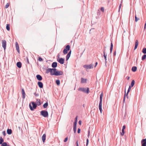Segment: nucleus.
I'll return each instance as SVG.
<instances>
[{
    "mask_svg": "<svg viewBox=\"0 0 146 146\" xmlns=\"http://www.w3.org/2000/svg\"><path fill=\"white\" fill-rule=\"evenodd\" d=\"M7 133L8 135H10L12 133V131L11 129H8L7 130Z\"/></svg>",
    "mask_w": 146,
    "mask_h": 146,
    "instance_id": "obj_26",
    "label": "nucleus"
},
{
    "mask_svg": "<svg viewBox=\"0 0 146 146\" xmlns=\"http://www.w3.org/2000/svg\"><path fill=\"white\" fill-rule=\"evenodd\" d=\"M57 61L61 64H63L64 63V59L62 58H60L59 59H57Z\"/></svg>",
    "mask_w": 146,
    "mask_h": 146,
    "instance_id": "obj_9",
    "label": "nucleus"
},
{
    "mask_svg": "<svg viewBox=\"0 0 146 146\" xmlns=\"http://www.w3.org/2000/svg\"><path fill=\"white\" fill-rule=\"evenodd\" d=\"M6 29L7 31H9L10 30V25L9 24H7L6 25Z\"/></svg>",
    "mask_w": 146,
    "mask_h": 146,
    "instance_id": "obj_32",
    "label": "nucleus"
},
{
    "mask_svg": "<svg viewBox=\"0 0 146 146\" xmlns=\"http://www.w3.org/2000/svg\"><path fill=\"white\" fill-rule=\"evenodd\" d=\"M81 80V82L82 83H85L86 82L87 79L86 78H82Z\"/></svg>",
    "mask_w": 146,
    "mask_h": 146,
    "instance_id": "obj_19",
    "label": "nucleus"
},
{
    "mask_svg": "<svg viewBox=\"0 0 146 146\" xmlns=\"http://www.w3.org/2000/svg\"><path fill=\"white\" fill-rule=\"evenodd\" d=\"M103 93L102 92L100 95V102H102V97H103Z\"/></svg>",
    "mask_w": 146,
    "mask_h": 146,
    "instance_id": "obj_29",
    "label": "nucleus"
},
{
    "mask_svg": "<svg viewBox=\"0 0 146 146\" xmlns=\"http://www.w3.org/2000/svg\"><path fill=\"white\" fill-rule=\"evenodd\" d=\"M70 46L69 45H67L65 48L63 50V52L64 54H66L68 53V51H69L70 50Z\"/></svg>",
    "mask_w": 146,
    "mask_h": 146,
    "instance_id": "obj_5",
    "label": "nucleus"
},
{
    "mask_svg": "<svg viewBox=\"0 0 146 146\" xmlns=\"http://www.w3.org/2000/svg\"><path fill=\"white\" fill-rule=\"evenodd\" d=\"M116 54V51H115L114 53H113V56H115Z\"/></svg>",
    "mask_w": 146,
    "mask_h": 146,
    "instance_id": "obj_57",
    "label": "nucleus"
},
{
    "mask_svg": "<svg viewBox=\"0 0 146 146\" xmlns=\"http://www.w3.org/2000/svg\"><path fill=\"white\" fill-rule=\"evenodd\" d=\"M97 64H98V62H96L95 63V67H96Z\"/></svg>",
    "mask_w": 146,
    "mask_h": 146,
    "instance_id": "obj_62",
    "label": "nucleus"
},
{
    "mask_svg": "<svg viewBox=\"0 0 146 146\" xmlns=\"http://www.w3.org/2000/svg\"><path fill=\"white\" fill-rule=\"evenodd\" d=\"M135 22H137L139 19L137 18V16H136V15H135Z\"/></svg>",
    "mask_w": 146,
    "mask_h": 146,
    "instance_id": "obj_42",
    "label": "nucleus"
},
{
    "mask_svg": "<svg viewBox=\"0 0 146 146\" xmlns=\"http://www.w3.org/2000/svg\"><path fill=\"white\" fill-rule=\"evenodd\" d=\"M146 28V23H145V24L144 30H145Z\"/></svg>",
    "mask_w": 146,
    "mask_h": 146,
    "instance_id": "obj_54",
    "label": "nucleus"
},
{
    "mask_svg": "<svg viewBox=\"0 0 146 146\" xmlns=\"http://www.w3.org/2000/svg\"><path fill=\"white\" fill-rule=\"evenodd\" d=\"M78 142V140H77V141H76V146H79Z\"/></svg>",
    "mask_w": 146,
    "mask_h": 146,
    "instance_id": "obj_61",
    "label": "nucleus"
},
{
    "mask_svg": "<svg viewBox=\"0 0 146 146\" xmlns=\"http://www.w3.org/2000/svg\"><path fill=\"white\" fill-rule=\"evenodd\" d=\"M36 77L37 80L39 81H41L42 79V76L39 74H37L36 75Z\"/></svg>",
    "mask_w": 146,
    "mask_h": 146,
    "instance_id": "obj_15",
    "label": "nucleus"
},
{
    "mask_svg": "<svg viewBox=\"0 0 146 146\" xmlns=\"http://www.w3.org/2000/svg\"><path fill=\"white\" fill-rule=\"evenodd\" d=\"M22 98L24 99L25 97V93L23 88L22 89Z\"/></svg>",
    "mask_w": 146,
    "mask_h": 146,
    "instance_id": "obj_14",
    "label": "nucleus"
},
{
    "mask_svg": "<svg viewBox=\"0 0 146 146\" xmlns=\"http://www.w3.org/2000/svg\"><path fill=\"white\" fill-rule=\"evenodd\" d=\"M27 62L28 63H29V60H28V59L27 57Z\"/></svg>",
    "mask_w": 146,
    "mask_h": 146,
    "instance_id": "obj_60",
    "label": "nucleus"
},
{
    "mask_svg": "<svg viewBox=\"0 0 146 146\" xmlns=\"http://www.w3.org/2000/svg\"><path fill=\"white\" fill-rule=\"evenodd\" d=\"M56 83L58 85H59L60 84V81L59 80H57L56 81Z\"/></svg>",
    "mask_w": 146,
    "mask_h": 146,
    "instance_id": "obj_34",
    "label": "nucleus"
},
{
    "mask_svg": "<svg viewBox=\"0 0 146 146\" xmlns=\"http://www.w3.org/2000/svg\"><path fill=\"white\" fill-rule=\"evenodd\" d=\"M31 103L33 105V107L32 106L31 104H29V106L30 110L31 111H33L34 109H35L36 108L37 105L34 102H32Z\"/></svg>",
    "mask_w": 146,
    "mask_h": 146,
    "instance_id": "obj_4",
    "label": "nucleus"
},
{
    "mask_svg": "<svg viewBox=\"0 0 146 146\" xmlns=\"http://www.w3.org/2000/svg\"><path fill=\"white\" fill-rule=\"evenodd\" d=\"M141 142L142 146H146V139H142Z\"/></svg>",
    "mask_w": 146,
    "mask_h": 146,
    "instance_id": "obj_10",
    "label": "nucleus"
},
{
    "mask_svg": "<svg viewBox=\"0 0 146 146\" xmlns=\"http://www.w3.org/2000/svg\"><path fill=\"white\" fill-rule=\"evenodd\" d=\"M139 44L138 41L137 40H136L134 50H135Z\"/></svg>",
    "mask_w": 146,
    "mask_h": 146,
    "instance_id": "obj_18",
    "label": "nucleus"
},
{
    "mask_svg": "<svg viewBox=\"0 0 146 146\" xmlns=\"http://www.w3.org/2000/svg\"><path fill=\"white\" fill-rule=\"evenodd\" d=\"M80 131H81L80 129L79 128H78V133H80Z\"/></svg>",
    "mask_w": 146,
    "mask_h": 146,
    "instance_id": "obj_50",
    "label": "nucleus"
},
{
    "mask_svg": "<svg viewBox=\"0 0 146 146\" xmlns=\"http://www.w3.org/2000/svg\"><path fill=\"white\" fill-rule=\"evenodd\" d=\"M127 79L128 80H129L130 78V77L129 76H127Z\"/></svg>",
    "mask_w": 146,
    "mask_h": 146,
    "instance_id": "obj_63",
    "label": "nucleus"
},
{
    "mask_svg": "<svg viewBox=\"0 0 146 146\" xmlns=\"http://www.w3.org/2000/svg\"><path fill=\"white\" fill-rule=\"evenodd\" d=\"M146 58V54H144L142 57L141 60H144Z\"/></svg>",
    "mask_w": 146,
    "mask_h": 146,
    "instance_id": "obj_31",
    "label": "nucleus"
},
{
    "mask_svg": "<svg viewBox=\"0 0 146 146\" xmlns=\"http://www.w3.org/2000/svg\"><path fill=\"white\" fill-rule=\"evenodd\" d=\"M90 131H88V136L89 137L90 136Z\"/></svg>",
    "mask_w": 146,
    "mask_h": 146,
    "instance_id": "obj_58",
    "label": "nucleus"
},
{
    "mask_svg": "<svg viewBox=\"0 0 146 146\" xmlns=\"http://www.w3.org/2000/svg\"><path fill=\"white\" fill-rule=\"evenodd\" d=\"M54 68H49L46 70V73L47 74L50 72V74L51 75H52L53 72V71Z\"/></svg>",
    "mask_w": 146,
    "mask_h": 146,
    "instance_id": "obj_7",
    "label": "nucleus"
},
{
    "mask_svg": "<svg viewBox=\"0 0 146 146\" xmlns=\"http://www.w3.org/2000/svg\"><path fill=\"white\" fill-rule=\"evenodd\" d=\"M113 47V43H112V42H111V45H110V53H111L112 52Z\"/></svg>",
    "mask_w": 146,
    "mask_h": 146,
    "instance_id": "obj_24",
    "label": "nucleus"
},
{
    "mask_svg": "<svg viewBox=\"0 0 146 146\" xmlns=\"http://www.w3.org/2000/svg\"><path fill=\"white\" fill-rule=\"evenodd\" d=\"M106 63H107V61H106H106H105V65L106 67L107 66Z\"/></svg>",
    "mask_w": 146,
    "mask_h": 146,
    "instance_id": "obj_64",
    "label": "nucleus"
},
{
    "mask_svg": "<svg viewBox=\"0 0 146 146\" xmlns=\"http://www.w3.org/2000/svg\"><path fill=\"white\" fill-rule=\"evenodd\" d=\"M131 86H129V87L128 88V89L127 90V92H129L131 90Z\"/></svg>",
    "mask_w": 146,
    "mask_h": 146,
    "instance_id": "obj_45",
    "label": "nucleus"
},
{
    "mask_svg": "<svg viewBox=\"0 0 146 146\" xmlns=\"http://www.w3.org/2000/svg\"><path fill=\"white\" fill-rule=\"evenodd\" d=\"M68 139V137H66L65 139H64V142H66L67 140Z\"/></svg>",
    "mask_w": 146,
    "mask_h": 146,
    "instance_id": "obj_46",
    "label": "nucleus"
},
{
    "mask_svg": "<svg viewBox=\"0 0 146 146\" xmlns=\"http://www.w3.org/2000/svg\"><path fill=\"white\" fill-rule=\"evenodd\" d=\"M1 146H7V142H3L2 144H1Z\"/></svg>",
    "mask_w": 146,
    "mask_h": 146,
    "instance_id": "obj_36",
    "label": "nucleus"
},
{
    "mask_svg": "<svg viewBox=\"0 0 146 146\" xmlns=\"http://www.w3.org/2000/svg\"><path fill=\"white\" fill-rule=\"evenodd\" d=\"M121 7V4H120L119 6V9H120Z\"/></svg>",
    "mask_w": 146,
    "mask_h": 146,
    "instance_id": "obj_59",
    "label": "nucleus"
},
{
    "mask_svg": "<svg viewBox=\"0 0 146 146\" xmlns=\"http://www.w3.org/2000/svg\"><path fill=\"white\" fill-rule=\"evenodd\" d=\"M51 66L53 68H55L57 66V62H53Z\"/></svg>",
    "mask_w": 146,
    "mask_h": 146,
    "instance_id": "obj_11",
    "label": "nucleus"
},
{
    "mask_svg": "<svg viewBox=\"0 0 146 146\" xmlns=\"http://www.w3.org/2000/svg\"><path fill=\"white\" fill-rule=\"evenodd\" d=\"M15 46L16 50L19 53H20L19 45L18 43L16 42L15 43Z\"/></svg>",
    "mask_w": 146,
    "mask_h": 146,
    "instance_id": "obj_12",
    "label": "nucleus"
},
{
    "mask_svg": "<svg viewBox=\"0 0 146 146\" xmlns=\"http://www.w3.org/2000/svg\"><path fill=\"white\" fill-rule=\"evenodd\" d=\"M125 94L124 95V97H123V102L124 103L125 100V97L126 96H128V94L129 92H128L127 91V93H126V90L125 89Z\"/></svg>",
    "mask_w": 146,
    "mask_h": 146,
    "instance_id": "obj_21",
    "label": "nucleus"
},
{
    "mask_svg": "<svg viewBox=\"0 0 146 146\" xmlns=\"http://www.w3.org/2000/svg\"><path fill=\"white\" fill-rule=\"evenodd\" d=\"M102 102H100L99 104V109L100 110V113H102Z\"/></svg>",
    "mask_w": 146,
    "mask_h": 146,
    "instance_id": "obj_17",
    "label": "nucleus"
},
{
    "mask_svg": "<svg viewBox=\"0 0 146 146\" xmlns=\"http://www.w3.org/2000/svg\"><path fill=\"white\" fill-rule=\"evenodd\" d=\"M38 60L39 61H43V59H42L40 57H38Z\"/></svg>",
    "mask_w": 146,
    "mask_h": 146,
    "instance_id": "obj_43",
    "label": "nucleus"
},
{
    "mask_svg": "<svg viewBox=\"0 0 146 146\" xmlns=\"http://www.w3.org/2000/svg\"><path fill=\"white\" fill-rule=\"evenodd\" d=\"M77 122L74 121V123L73 127H76Z\"/></svg>",
    "mask_w": 146,
    "mask_h": 146,
    "instance_id": "obj_40",
    "label": "nucleus"
},
{
    "mask_svg": "<svg viewBox=\"0 0 146 146\" xmlns=\"http://www.w3.org/2000/svg\"><path fill=\"white\" fill-rule=\"evenodd\" d=\"M89 143V140L88 139H86V146H87Z\"/></svg>",
    "mask_w": 146,
    "mask_h": 146,
    "instance_id": "obj_47",
    "label": "nucleus"
},
{
    "mask_svg": "<svg viewBox=\"0 0 146 146\" xmlns=\"http://www.w3.org/2000/svg\"><path fill=\"white\" fill-rule=\"evenodd\" d=\"M77 118H78V116H76V117L75 118V121H76L77 122Z\"/></svg>",
    "mask_w": 146,
    "mask_h": 146,
    "instance_id": "obj_52",
    "label": "nucleus"
},
{
    "mask_svg": "<svg viewBox=\"0 0 146 146\" xmlns=\"http://www.w3.org/2000/svg\"><path fill=\"white\" fill-rule=\"evenodd\" d=\"M79 125H81V123H82V121H81V120H79Z\"/></svg>",
    "mask_w": 146,
    "mask_h": 146,
    "instance_id": "obj_56",
    "label": "nucleus"
},
{
    "mask_svg": "<svg viewBox=\"0 0 146 146\" xmlns=\"http://www.w3.org/2000/svg\"><path fill=\"white\" fill-rule=\"evenodd\" d=\"M2 47L5 51L6 47V41L5 40H3L2 41Z\"/></svg>",
    "mask_w": 146,
    "mask_h": 146,
    "instance_id": "obj_8",
    "label": "nucleus"
},
{
    "mask_svg": "<svg viewBox=\"0 0 146 146\" xmlns=\"http://www.w3.org/2000/svg\"><path fill=\"white\" fill-rule=\"evenodd\" d=\"M37 84L40 88H42L43 87V84L42 82L40 81L38 82Z\"/></svg>",
    "mask_w": 146,
    "mask_h": 146,
    "instance_id": "obj_13",
    "label": "nucleus"
},
{
    "mask_svg": "<svg viewBox=\"0 0 146 146\" xmlns=\"http://www.w3.org/2000/svg\"><path fill=\"white\" fill-rule=\"evenodd\" d=\"M2 133L4 136H5L6 135V133L5 131H3L2 132Z\"/></svg>",
    "mask_w": 146,
    "mask_h": 146,
    "instance_id": "obj_48",
    "label": "nucleus"
},
{
    "mask_svg": "<svg viewBox=\"0 0 146 146\" xmlns=\"http://www.w3.org/2000/svg\"><path fill=\"white\" fill-rule=\"evenodd\" d=\"M142 52L144 54H146V48H143L142 50Z\"/></svg>",
    "mask_w": 146,
    "mask_h": 146,
    "instance_id": "obj_35",
    "label": "nucleus"
},
{
    "mask_svg": "<svg viewBox=\"0 0 146 146\" xmlns=\"http://www.w3.org/2000/svg\"><path fill=\"white\" fill-rule=\"evenodd\" d=\"M9 3H7L6 5H5V8H7L9 6Z\"/></svg>",
    "mask_w": 146,
    "mask_h": 146,
    "instance_id": "obj_44",
    "label": "nucleus"
},
{
    "mask_svg": "<svg viewBox=\"0 0 146 146\" xmlns=\"http://www.w3.org/2000/svg\"><path fill=\"white\" fill-rule=\"evenodd\" d=\"M104 53V59H105V61H106V60H107V54H105V53L104 52H103Z\"/></svg>",
    "mask_w": 146,
    "mask_h": 146,
    "instance_id": "obj_37",
    "label": "nucleus"
},
{
    "mask_svg": "<svg viewBox=\"0 0 146 146\" xmlns=\"http://www.w3.org/2000/svg\"><path fill=\"white\" fill-rule=\"evenodd\" d=\"M36 104L38 106H40L41 105L40 100L39 99H37L36 101Z\"/></svg>",
    "mask_w": 146,
    "mask_h": 146,
    "instance_id": "obj_25",
    "label": "nucleus"
},
{
    "mask_svg": "<svg viewBox=\"0 0 146 146\" xmlns=\"http://www.w3.org/2000/svg\"><path fill=\"white\" fill-rule=\"evenodd\" d=\"M46 135L45 134H44L42 137V142L43 143H44L45 141L46 140Z\"/></svg>",
    "mask_w": 146,
    "mask_h": 146,
    "instance_id": "obj_20",
    "label": "nucleus"
},
{
    "mask_svg": "<svg viewBox=\"0 0 146 146\" xmlns=\"http://www.w3.org/2000/svg\"><path fill=\"white\" fill-rule=\"evenodd\" d=\"M34 94L35 96H39V94L38 93H36V92L34 93Z\"/></svg>",
    "mask_w": 146,
    "mask_h": 146,
    "instance_id": "obj_49",
    "label": "nucleus"
},
{
    "mask_svg": "<svg viewBox=\"0 0 146 146\" xmlns=\"http://www.w3.org/2000/svg\"><path fill=\"white\" fill-rule=\"evenodd\" d=\"M17 66L19 68H20L22 66V63L20 62H18L17 63Z\"/></svg>",
    "mask_w": 146,
    "mask_h": 146,
    "instance_id": "obj_23",
    "label": "nucleus"
},
{
    "mask_svg": "<svg viewBox=\"0 0 146 146\" xmlns=\"http://www.w3.org/2000/svg\"><path fill=\"white\" fill-rule=\"evenodd\" d=\"M93 65L92 64H86L83 66L84 68H86V69H91L93 68Z\"/></svg>",
    "mask_w": 146,
    "mask_h": 146,
    "instance_id": "obj_6",
    "label": "nucleus"
},
{
    "mask_svg": "<svg viewBox=\"0 0 146 146\" xmlns=\"http://www.w3.org/2000/svg\"><path fill=\"white\" fill-rule=\"evenodd\" d=\"M125 133L124 129H122V132H120L121 135L122 136H123Z\"/></svg>",
    "mask_w": 146,
    "mask_h": 146,
    "instance_id": "obj_38",
    "label": "nucleus"
},
{
    "mask_svg": "<svg viewBox=\"0 0 146 146\" xmlns=\"http://www.w3.org/2000/svg\"><path fill=\"white\" fill-rule=\"evenodd\" d=\"M135 83V81L134 80H133L131 82V85L129 86H131V87H133Z\"/></svg>",
    "mask_w": 146,
    "mask_h": 146,
    "instance_id": "obj_30",
    "label": "nucleus"
},
{
    "mask_svg": "<svg viewBox=\"0 0 146 146\" xmlns=\"http://www.w3.org/2000/svg\"><path fill=\"white\" fill-rule=\"evenodd\" d=\"M125 94L124 95V97H123V102L124 103L125 100V97L126 96H128V94L129 92H128L127 91V93H126V90L125 89Z\"/></svg>",
    "mask_w": 146,
    "mask_h": 146,
    "instance_id": "obj_22",
    "label": "nucleus"
},
{
    "mask_svg": "<svg viewBox=\"0 0 146 146\" xmlns=\"http://www.w3.org/2000/svg\"><path fill=\"white\" fill-rule=\"evenodd\" d=\"M60 54H57V59H59V58H60Z\"/></svg>",
    "mask_w": 146,
    "mask_h": 146,
    "instance_id": "obj_53",
    "label": "nucleus"
},
{
    "mask_svg": "<svg viewBox=\"0 0 146 146\" xmlns=\"http://www.w3.org/2000/svg\"><path fill=\"white\" fill-rule=\"evenodd\" d=\"M71 50H70L68 53L67 54H68L69 55H70V56L71 54Z\"/></svg>",
    "mask_w": 146,
    "mask_h": 146,
    "instance_id": "obj_51",
    "label": "nucleus"
},
{
    "mask_svg": "<svg viewBox=\"0 0 146 146\" xmlns=\"http://www.w3.org/2000/svg\"><path fill=\"white\" fill-rule=\"evenodd\" d=\"M4 141L2 137H0V144H2V143Z\"/></svg>",
    "mask_w": 146,
    "mask_h": 146,
    "instance_id": "obj_33",
    "label": "nucleus"
},
{
    "mask_svg": "<svg viewBox=\"0 0 146 146\" xmlns=\"http://www.w3.org/2000/svg\"><path fill=\"white\" fill-rule=\"evenodd\" d=\"M40 115L44 117H48V113L47 111L43 110L40 112Z\"/></svg>",
    "mask_w": 146,
    "mask_h": 146,
    "instance_id": "obj_3",
    "label": "nucleus"
},
{
    "mask_svg": "<svg viewBox=\"0 0 146 146\" xmlns=\"http://www.w3.org/2000/svg\"><path fill=\"white\" fill-rule=\"evenodd\" d=\"M73 130L74 133H76V127H73Z\"/></svg>",
    "mask_w": 146,
    "mask_h": 146,
    "instance_id": "obj_41",
    "label": "nucleus"
},
{
    "mask_svg": "<svg viewBox=\"0 0 146 146\" xmlns=\"http://www.w3.org/2000/svg\"><path fill=\"white\" fill-rule=\"evenodd\" d=\"M70 56V55H69L68 54H67V55L66 56V61H67L68 60V59H69Z\"/></svg>",
    "mask_w": 146,
    "mask_h": 146,
    "instance_id": "obj_39",
    "label": "nucleus"
},
{
    "mask_svg": "<svg viewBox=\"0 0 146 146\" xmlns=\"http://www.w3.org/2000/svg\"><path fill=\"white\" fill-rule=\"evenodd\" d=\"M137 70V67L136 66H134L132 67L131 68V70L133 72H135Z\"/></svg>",
    "mask_w": 146,
    "mask_h": 146,
    "instance_id": "obj_27",
    "label": "nucleus"
},
{
    "mask_svg": "<svg viewBox=\"0 0 146 146\" xmlns=\"http://www.w3.org/2000/svg\"><path fill=\"white\" fill-rule=\"evenodd\" d=\"M48 102H46V103H45L43 105V107L44 108H46L48 107Z\"/></svg>",
    "mask_w": 146,
    "mask_h": 146,
    "instance_id": "obj_28",
    "label": "nucleus"
},
{
    "mask_svg": "<svg viewBox=\"0 0 146 146\" xmlns=\"http://www.w3.org/2000/svg\"><path fill=\"white\" fill-rule=\"evenodd\" d=\"M52 76H58L63 75V72L62 71L57 70L56 68H54Z\"/></svg>",
    "mask_w": 146,
    "mask_h": 146,
    "instance_id": "obj_1",
    "label": "nucleus"
},
{
    "mask_svg": "<svg viewBox=\"0 0 146 146\" xmlns=\"http://www.w3.org/2000/svg\"><path fill=\"white\" fill-rule=\"evenodd\" d=\"M78 90L81 91L86 94H88L89 92V89L88 88H84L80 87L78 89Z\"/></svg>",
    "mask_w": 146,
    "mask_h": 146,
    "instance_id": "obj_2",
    "label": "nucleus"
},
{
    "mask_svg": "<svg viewBox=\"0 0 146 146\" xmlns=\"http://www.w3.org/2000/svg\"><path fill=\"white\" fill-rule=\"evenodd\" d=\"M104 10H98L97 12V15L98 16L100 15L101 14V12L104 13Z\"/></svg>",
    "mask_w": 146,
    "mask_h": 146,
    "instance_id": "obj_16",
    "label": "nucleus"
},
{
    "mask_svg": "<svg viewBox=\"0 0 146 146\" xmlns=\"http://www.w3.org/2000/svg\"><path fill=\"white\" fill-rule=\"evenodd\" d=\"M125 126L124 125L122 127V129H125Z\"/></svg>",
    "mask_w": 146,
    "mask_h": 146,
    "instance_id": "obj_55",
    "label": "nucleus"
}]
</instances>
